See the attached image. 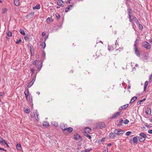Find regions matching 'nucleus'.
Returning a JSON list of instances; mask_svg holds the SVG:
<instances>
[{
	"label": "nucleus",
	"mask_w": 152,
	"mask_h": 152,
	"mask_svg": "<svg viewBox=\"0 0 152 152\" xmlns=\"http://www.w3.org/2000/svg\"><path fill=\"white\" fill-rule=\"evenodd\" d=\"M60 127L61 128L64 130H66V128L67 127L66 124H61V125Z\"/></svg>",
	"instance_id": "nucleus-10"
},
{
	"label": "nucleus",
	"mask_w": 152,
	"mask_h": 152,
	"mask_svg": "<svg viewBox=\"0 0 152 152\" xmlns=\"http://www.w3.org/2000/svg\"><path fill=\"white\" fill-rule=\"evenodd\" d=\"M36 78V76H35L33 78L32 80L31 81V82H34V83L35 80Z\"/></svg>",
	"instance_id": "nucleus-44"
},
{
	"label": "nucleus",
	"mask_w": 152,
	"mask_h": 152,
	"mask_svg": "<svg viewBox=\"0 0 152 152\" xmlns=\"http://www.w3.org/2000/svg\"><path fill=\"white\" fill-rule=\"evenodd\" d=\"M119 123H122V122H123V120L122 119H120V120H119Z\"/></svg>",
	"instance_id": "nucleus-52"
},
{
	"label": "nucleus",
	"mask_w": 152,
	"mask_h": 152,
	"mask_svg": "<svg viewBox=\"0 0 152 152\" xmlns=\"http://www.w3.org/2000/svg\"><path fill=\"white\" fill-rule=\"evenodd\" d=\"M123 48H119L118 49L115 50V51L114 53V54L115 55H116L118 52H120L121 51V50H122Z\"/></svg>",
	"instance_id": "nucleus-18"
},
{
	"label": "nucleus",
	"mask_w": 152,
	"mask_h": 152,
	"mask_svg": "<svg viewBox=\"0 0 152 152\" xmlns=\"http://www.w3.org/2000/svg\"><path fill=\"white\" fill-rule=\"evenodd\" d=\"M132 18L133 19V21H134L135 22H136V23L137 24H138L139 23L138 21V20H137V18L133 15H132Z\"/></svg>",
	"instance_id": "nucleus-20"
},
{
	"label": "nucleus",
	"mask_w": 152,
	"mask_h": 152,
	"mask_svg": "<svg viewBox=\"0 0 152 152\" xmlns=\"http://www.w3.org/2000/svg\"><path fill=\"white\" fill-rule=\"evenodd\" d=\"M71 1V0H69L67 1H66V4H69V3H70V1Z\"/></svg>",
	"instance_id": "nucleus-49"
},
{
	"label": "nucleus",
	"mask_w": 152,
	"mask_h": 152,
	"mask_svg": "<svg viewBox=\"0 0 152 152\" xmlns=\"http://www.w3.org/2000/svg\"><path fill=\"white\" fill-rule=\"evenodd\" d=\"M34 115L35 119L37 121H38L39 120L38 118L39 114L37 110H35L34 111Z\"/></svg>",
	"instance_id": "nucleus-5"
},
{
	"label": "nucleus",
	"mask_w": 152,
	"mask_h": 152,
	"mask_svg": "<svg viewBox=\"0 0 152 152\" xmlns=\"http://www.w3.org/2000/svg\"><path fill=\"white\" fill-rule=\"evenodd\" d=\"M147 137V136L144 133L142 132L140 133L139 136L138 137V138L139 141L141 142H142L144 141Z\"/></svg>",
	"instance_id": "nucleus-1"
},
{
	"label": "nucleus",
	"mask_w": 152,
	"mask_h": 152,
	"mask_svg": "<svg viewBox=\"0 0 152 152\" xmlns=\"http://www.w3.org/2000/svg\"><path fill=\"white\" fill-rule=\"evenodd\" d=\"M8 10V9L6 8H3L2 9V13L4 14Z\"/></svg>",
	"instance_id": "nucleus-29"
},
{
	"label": "nucleus",
	"mask_w": 152,
	"mask_h": 152,
	"mask_svg": "<svg viewBox=\"0 0 152 152\" xmlns=\"http://www.w3.org/2000/svg\"><path fill=\"white\" fill-rule=\"evenodd\" d=\"M137 98V97L136 96H134L131 99V100L130 101V103H132Z\"/></svg>",
	"instance_id": "nucleus-25"
},
{
	"label": "nucleus",
	"mask_w": 152,
	"mask_h": 152,
	"mask_svg": "<svg viewBox=\"0 0 152 152\" xmlns=\"http://www.w3.org/2000/svg\"><path fill=\"white\" fill-rule=\"evenodd\" d=\"M58 5L61 7L64 6V3L62 0H58L57 2Z\"/></svg>",
	"instance_id": "nucleus-7"
},
{
	"label": "nucleus",
	"mask_w": 152,
	"mask_h": 152,
	"mask_svg": "<svg viewBox=\"0 0 152 152\" xmlns=\"http://www.w3.org/2000/svg\"><path fill=\"white\" fill-rule=\"evenodd\" d=\"M24 39L26 40H27L28 39V37L27 36H25L24 37Z\"/></svg>",
	"instance_id": "nucleus-51"
},
{
	"label": "nucleus",
	"mask_w": 152,
	"mask_h": 152,
	"mask_svg": "<svg viewBox=\"0 0 152 152\" xmlns=\"http://www.w3.org/2000/svg\"><path fill=\"white\" fill-rule=\"evenodd\" d=\"M91 149L88 148L84 151H82L81 152H88L91 150Z\"/></svg>",
	"instance_id": "nucleus-36"
},
{
	"label": "nucleus",
	"mask_w": 152,
	"mask_h": 152,
	"mask_svg": "<svg viewBox=\"0 0 152 152\" xmlns=\"http://www.w3.org/2000/svg\"><path fill=\"white\" fill-rule=\"evenodd\" d=\"M143 45L145 48L147 49H151V45L147 42H143Z\"/></svg>",
	"instance_id": "nucleus-3"
},
{
	"label": "nucleus",
	"mask_w": 152,
	"mask_h": 152,
	"mask_svg": "<svg viewBox=\"0 0 152 152\" xmlns=\"http://www.w3.org/2000/svg\"><path fill=\"white\" fill-rule=\"evenodd\" d=\"M40 8V6L39 4H37L35 6L33 7V9H39Z\"/></svg>",
	"instance_id": "nucleus-17"
},
{
	"label": "nucleus",
	"mask_w": 152,
	"mask_h": 152,
	"mask_svg": "<svg viewBox=\"0 0 152 152\" xmlns=\"http://www.w3.org/2000/svg\"><path fill=\"white\" fill-rule=\"evenodd\" d=\"M7 36L9 37H11L12 35L11 32L9 31L7 33Z\"/></svg>",
	"instance_id": "nucleus-34"
},
{
	"label": "nucleus",
	"mask_w": 152,
	"mask_h": 152,
	"mask_svg": "<svg viewBox=\"0 0 152 152\" xmlns=\"http://www.w3.org/2000/svg\"><path fill=\"white\" fill-rule=\"evenodd\" d=\"M31 71L32 72V74H33L34 73V72L35 71V70L33 69H31Z\"/></svg>",
	"instance_id": "nucleus-53"
},
{
	"label": "nucleus",
	"mask_w": 152,
	"mask_h": 152,
	"mask_svg": "<svg viewBox=\"0 0 152 152\" xmlns=\"http://www.w3.org/2000/svg\"><path fill=\"white\" fill-rule=\"evenodd\" d=\"M25 111L26 113H28L29 112L30 110L28 109H27L25 110Z\"/></svg>",
	"instance_id": "nucleus-45"
},
{
	"label": "nucleus",
	"mask_w": 152,
	"mask_h": 152,
	"mask_svg": "<svg viewBox=\"0 0 152 152\" xmlns=\"http://www.w3.org/2000/svg\"><path fill=\"white\" fill-rule=\"evenodd\" d=\"M60 8V7H59V6H57V8L59 9V8Z\"/></svg>",
	"instance_id": "nucleus-63"
},
{
	"label": "nucleus",
	"mask_w": 152,
	"mask_h": 152,
	"mask_svg": "<svg viewBox=\"0 0 152 152\" xmlns=\"http://www.w3.org/2000/svg\"><path fill=\"white\" fill-rule=\"evenodd\" d=\"M131 132H130L128 131L126 132V136H129L131 134Z\"/></svg>",
	"instance_id": "nucleus-38"
},
{
	"label": "nucleus",
	"mask_w": 152,
	"mask_h": 152,
	"mask_svg": "<svg viewBox=\"0 0 152 152\" xmlns=\"http://www.w3.org/2000/svg\"><path fill=\"white\" fill-rule=\"evenodd\" d=\"M127 10H128V12L129 13V16H131L130 15V13H131V10L130 9H128Z\"/></svg>",
	"instance_id": "nucleus-39"
},
{
	"label": "nucleus",
	"mask_w": 152,
	"mask_h": 152,
	"mask_svg": "<svg viewBox=\"0 0 152 152\" xmlns=\"http://www.w3.org/2000/svg\"><path fill=\"white\" fill-rule=\"evenodd\" d=\"M47 21L48 23H49L52 21V19L50 18H48L47 20Z\"/></svg>",
	"instance_id": "nucleus-31"
},
{
	"label": "nucleus",
	"mask_w": 152,
	"mask_h": 152,
	"mask_svg": "<svg viewBox=\"0 0 152 152\" xmlns=\"http://www.w3.org/2000/svg\"><path fill=\"white\" fill-rule=\"evenodd\" d=\"M0 149L1 150H3V151H6V150H5L4 149V148H0Z\"/></svg>",
	"instance_id": "nucleus-54"
},
{
	"label": "nucleus",
	"mask_w": 152,
	"mask_h": 152,
	"mask_svg": "<svg viewBox=\"0 0 152 152\" xmlns=\"http://www.w3.org/2000/svg\"><path fill=\"white\" fill-rule=\"evenodd\" d=\"M85 135L87 137H88L89 139H91V137L88 134L86 133V134H85Z\"/></svg>",
	"instance_id": "nucleus-40"
},
{
	"label": "nucleus",
	"mask_w": 152,
	"mask_h": 152,
	"mask_svg": "<svg viewBox=\"0 0 152 152\" xmlns=\"http://www.w3.org/2000/svg\"><path fill=\"white\" fill-rule=\"evenodd\" d=\"M148 84V82L147 81H146L145 82V84H144V86H147Z\"/></svg>",
	"instance_id": "nucleus-47"
},
{
	"label": "nucleus",
	"mask_w": 152,
	"mask_h": 152,
	"mask_svg": "<svg viewBox=\"0 0 152 152\" xmlns=\"http://www.w3.org/2000/svg\"><path fill=\"white\" fill-rule=\"evenodd\" d=\"M104 152H108V149H107V151L105 150L104 151Z\"/></svg>",
	"instance_id": "nucleus-61"
},
{
	"label": "nucleus",
	"mask_w": 152,
	"mask_h": 152,
	"mask_svg": "<svg viewBox=\"0 0 152 152\" xmlns=\"http://www.w3.org/2000/svg\"><path fill=\"white\" fill-rule=\"evenodd\" d=\"M28 47L29 49V51L32 54V51L33 50V47L31 44H28Z\"/></svg>",
	"instance_id": "nucleus-11"
},
{
	"label": "nucleus",
	"mask_w": 152,
	"mask_h": 152,
	"mask_svg": "<svg viewBox=\"0 0 152 152\" xmlns=\"http://www.w3.org/2000/svg\"><path fill=\"white\" fill-rule=\"evenodd\" d=\"M128 106V104L124 105L122 106L121 107H119V110H122L126 108H127Z\"/></svg>",
	"instance_id": "nucleus-14"
},
{
	"label": "nucleus",
	"mask_w": 152,
	"mask_h": 152,
	"mask_svg": "<svg viewBox=\"0 0 152 152\" xmlns=\"http://www.w3.org/2000/svg\"><path fill=\"white\" fill-rule=\"evenodd\" d=\"M37 61H38V60H37L35 61H34V62H33V64L34 65L35 64L36 66V64H37Z\"/></svg>",
	"instance_id": "nucleus-46"
},
{
	"label": "nucleus",
	"mask_w": 152,
	"mask_h": 152,
	"mask_svg": "<svg viewBox=\"0 0 152 152\" xmlns=\"http://www.w3.org/2000/svg\"><path fill=\"white\" fill-rule=\"evenodd\" d=\"M134 46H135L134 49L135 53L137 56H140V53L139 50H138L137 48L136 45V44L135 43L134 44Z\"/></svg>",
	"instance_id": "nucleus-6"
},
{
	"label": "nucleus",
	"mask_w": 152,
	"mask_h": 152,
	"mask_svg": "<svg viewBox=\"0 0 152 152\" xmlns=\"http://www.w3.org/2000/svg\"><path fill=\"white\" fill-rule=\"evenodd\" d=\"M66 130L67 131V132H71L73 131V129L71 127H69L68 128H66Z\"/></svg>",
	"instance_id": "nucleus-27"
},
{
	"label": "nucleus",
	"mask_w": 152,
	"mask_h": 152,
	"mask_svg": "<svg viewBox=\"0 0 152 152\" xmlns=\"http://www.w3.org/2000/svg\"><path fill=\"white\" fill-rule=\"evenodd\" d=\"M55 126H58V124L57 123H56L54 125Z\"/></svg>",
	"instance_id": "nucleus-58"
},
{
	"label": "nucleus",
	"mask_w": 152,
	"mask_h": 152,
	"mask_svg": "<svg viewBox=\"0 0 152 152\" xmlns=\"http://www.w3.org/2000/svg\"><path fill=\"white\" fill-rule=\"evenodd\" d=\"M147 86H144V91H145L146 90Z\"/></svg>",
	"instance_id": "nucleus-55"
},
{
	"label": "nucleus",
	"mask_w": 152,
	"mask_h": 152,
	"mask_svg": "<svg viewBox=\"0 0 152 152\" xmlns=\"http://www.w3.org/2000/svg\"><path fill=\"white\" fill-rule=\"evenodd\" d=\"M73 137L74 139L77 141L81 140V137L77 133H75Z\"/></svg>",
	"instance_id": "nucleus-4"
},
{
	"label": "nucleus",
	"mask_w": 152,
	"mask_h": 152,
	"mask_svg": "<svg viewBox=\"0 0 152 152\" xmlns=\"http://www.w3.org/2000/svg\"><path fill=\"white\" fill-rule=\"evenodd\" d=\"M45 32H43L42 33V36H44V35H45Z\"/></svg>",
	"instance_id": "nucleus-56"
},
{
	"label": "nucleus",
	"mask_w": 152,
	"mask_h": 152,
	"mask_svg": "<svg viewBox=\"0 0 152 152\" xmlns=\"http://www.w3.org/2000/svg\"><path fill=\"white\" fill-rule=\"evenodd\" d=\"M44 126L47 127L49 126V123L47 122H44L42 124Z\"/></svg>",
	"instance_id": "nucleus-24"
},
{
	"label": "nucleus",
	"mask_w": 152,
	"mask_h": 152,
	"mask_svg": "<svg viewBox=\"0 0 152 152\" xmlns=\"http://www.w3.org/2000/svg\"><path fill=\"white\" fill-rule=\"evenodd\" d=\"M14 3L15 5L18 6L20 4V0H13Z\"/></svg>",
	"instance_id": "nucleus-16"
},
{
	"label": "nucleus",
	"mask_w": 152,
	"mask_h": 152,
	"mask_svg": "<svg viewBox=\"0 0 152 152\" xmlns=\"http://www.w3.org/2000/svg\"><path fill=\"white\" fill-rule=\"evenodd\" d=\"M129 122V121L127 119H126V120H125L124 121V123L125 124H127Z\"/></svg>",
	"instance_id": "nucleus-37"
},
{
	"label": "nucleus",
	"mask_w": 152,
	"mask_h": 152,
	"mask_svg": "<svg viewBox=\"0 0 152 152\" xmlns=\"http://www.w3.org/2000/svg\"><path fill=\"white\" fill-rule=\"evenodd\" d=\"M99 127L102 129L104 128L105 127V125L104 123L103 122H101L99 124Z\"/></svg>",
	"instance_id": "nucleus-9"
},
{
	"label": "nucleus",
	"mask_w": 152,
	"mask_h": 152,
	"mask_svg": "<svg viewBox=\"0 0 152 152\" xmlns=\"http://www.w3.org/2000/svg\"><path fill=\"white\" fill-rule=\"evenodd\" d=\"M36 67L38 68H41L42 67L41 62L40 61L38 60L37 62V64H36Z\"/></svg>",
	"instance_id": "nucleus-8"
},
{
	"label": "nucleus",
	"mask_w": 152,
	"mask_h": 152,
	"mask_svg": "<svg viewBox=\"0 0 152 152\" xmlns=\"http://www.w3.org/2000/svg\"><path fill=\"white\" fill-rule=\"evenodd\" d=\"M143 28L142 25L141 24H139V28L140 29H142Z\"/></svg>",
	"instance_id": "nucleus-42"
},
{
	"label": "nucleus",
	"mask_w": 152,
	"mask_h": 152,
	"mask_svg": "<svg viewBox=\"0 0 152 152\" xmlns=\"http://www.w3.org/2000/svg\"><path fill=\"white\" fill-rule=\"evenodd\" d=\"M111 144H108L107 145V146H110L111 145Z\"/></svg>",
	"instance_id": "nucleus-59"
},
{
	"label": "nucleus",
	"mask_w": 152,
	"mask_h": 152,
	"mask_svg": "<svg viewBox=\"0 0 152 152\" xmlns=\"http://www.w3.org/2000/svg\"><path fill=\"white\" fill-rule=\"evenodd\" d=\"M129 21L131 22H132L133 20V19L132 18V16H129Z\"/></svg>",
	"instance_id": "nucleus-35"
},
{
	"label": "nucleus",
	"mask_w": 152,
	"mask_h": 152,
	"mask_svg": "<svg viewBox=\"0 0 152 152\" xmlns=\"http://www.w3.org/2000/svg\"><path fill=\"white\" fill-rule=\"evenodd\" d=\"M34 82H30L28 85H27V87L28 88H30L33 84Z\"/></svg>",
	"instance_id": "nucleus-32"
},
{
	"label": "nucleus",
	"mask_w": 152,
	"mask_h": 152,
	"mask_svg": "<svg viewBox=\"0 0 152 152\" xmlns=\"http://www.w3.org/2000/svg\"><path fill=\"white\" fill-rule=\"evenodd\" d=\"M40 46L43 48H44L45 47V42H43L40 44Z\"/></svg>",
	"instance_id": "nucleus-30"
},
{
	"label": "nucleus",
	"mask_w": 152,
	"mask_h": 152,
	"mask_svg": "<svg viewBox=\"0 0 152 152\" xmlns=\"http://www.w3.org/2000/svg\"><path fill=\"white\" fill-rule=\"evenodd\" d=\"M148 132L149 134H152V129H150L148 131Z\"/></svg>",
	"instance_id": "nucleus-48"
},
{
	"label": "nucleus",
	"mask_w": 152,
	"mask_h": 152,
	"mask_svg": "<svg viewBox=\"0 0 152 152\" xmlns=\"http://www.w3.org/2000/svg\"><path fill=\"white\" fill-rule=\"evenodd\" d=\"M24 93L25 95L26 98L27 99L28 94V90L27 89L26 90H25L24 91Z\"/></svg>",
	"instance_id": "nucleus-19"
},
{
	"label": "nucleus",
	"mask_w": 152,
	"mask_h": 152,
	"mask_svg": "<svg viewBox=\"0 0 152 152\" xmlns=\"http://www.w3.org/2000/svg\"><path fill=\"white\" fill-rule=\"evenodd\" d=\"M16 148L17 150L18 151H20L21 150V145L20 144H17L16 145Z\"/></svg>",
	"instance_id": "nucleus-15"
},
{
	"label": "nucleus",
	"mask_w": 152,
	"mask_h": 152,
	"mask_svg": "<svg viewBox=\"0 0 152 152\" xmlns=\"http://www.w3.org/2000/svg\"><path fill=\"white\" fill-rule=\"evenodd\" d=\"M21 39H19L15 43L16 44H18L21 42Z\"/></svg>",
	"instance_id": "nucleus-43"
},
{
	"label": "nucleus",
	"mask_w": 152,
	"mask_h": 152,
	"mask_svg": "<svg viewBox=\"0 0 152 152\" xmlns=\"http://www.w3.org/2000/svg\"><path fill=\"white\" fill-rule=\"evenodd\" d=\"M4 143H6V141L0 136V143L3 144Z\"/></svg>",
	"instance_id": "nucleus-21"
},
{
	"label": "nucleus",
	"mask_w": 152,
	"mask_h": 152,
	"mask_svg": "<svg viewBox=\"0 0 152 152\" xmlns=\"http://www.w3.org/2000/svg\"><path fill=\"white\" fill-rule=\"evenodd\" d=\"M114 132L115 134L118 135H122L124 132L123 130L120 129H115L114 130Z\"/></svg>",
	"instance_id": "nucleus-2"
},
{
	"label": "nucleus",
	"mask_w": 152,
	"mask_h": 152,
	"mask_svg": "<svg viewBox=\"0 0 152 152\" xmlns=\"http://www.w3.org/2000/svg\"><path fill=\"white\" fill-rule=\"evenodd\" d=\"M109 137L111 138H114L115 137V133H111L109 135Z\"/></svg>",
	"instance_id": "nucleus-13"
},
{
	"label": "nucleus",
	"mask_w": 152,
	"mask_h": 152,
	"mask_svg": "<svg viewBox=\"0 0 152 152\" xmlns=\"http://www.w3.org/2000/svg\"><path fill=\"white\" fill-rule=\"evenodd\" d=\"M20 32L21 34H22L25 35L26 34L25 33V32L24 31L21 29H20Z\"/></svg>",
	"instance_id": "nucleus-33"
},
{
	"label": "nucleus",
	"mask_w": 152,
	"mask_h": 152,
	"mask_svg": "<svg viewBox=\"0 0 152 152\" xmlns=\"http://www.w3.org/2000/svg\"><path fill=\"white\" fill-rule=\"evenodd\" d=\"M37 93L39 95L40 94V93L39 91H37Z\"/></svg>",
	"instance_id": "nucleus-60"
},
{
	"label": "nucleus",
	"mask_w": 152,
	"mask_h": 152,
	"mask_svg": "<svg viewBox=\"0 0 152 152\" xmlns=\"http://www.w3.org/2000/svg\"><path fill=\"white\" fill-rule=\"evenodd\" d=\"M143 101V100H141L140 101V102L139 103V104H140V102H142Z\"/></svg>",
	"instance_id": "nucleus-62"
},
{
	"label": "nucleus",
	"mask_w": 152,
	"mask_h": 152,
	"mask_svg": "<svg viewBox=\"0 0 152 152\" xmlns=\"http://www.w3.org/2000/svg\"><path fill=\"white\" fill-rule=\"evenodd\" d=\"M149 80H151V81H152V74H151L150 77H149Z\"/></svg>",
	"instance_id": "nucleus-50"
},
{
	"label": "nucleus",
	"mask_w": 152,
	"mask_h": 152,
	"mask_svg": "<svg viewBox=\"0 0 152 152\" xmlns=\"http://www.w3.org/2000/svg\"><path fill=\"white\" fill-rule=\"evenodd\" d=\"M85 130L86 132H87L88 133H90L91 132V129L89 127H88L85 128Z\"/></svg>",
	"instance_id": "nucleus-26"
},
{
	"label": "nucleus",
	"mask_w": 152,
	"mask_h": 152,
	"mask_svg": "<svg viewBox=\"0 0 152 152\" xmlns=\"http://www.w3.org/2000/svg\"><path fill=\"white\" fill-rule=\"evenodd\" d=\"M56 16L57 18L58 19H59L60 17V15L58 13H57L56 14Z\"/></svg>",
	"instance_id": "nucleus-41"
},
{
	"label": "nucleus",
	"mask_w": 152,
	"mask_h": 152,
	"mask_svg": "<svg viewBox=\"0 0 152 152\" xmlns=\"http://www.w3.org/2000/svg\"><path fill=\"white\" fill-rule=\"evenodd\" d=\"M135 66H136V67H137L138 66V65L137 64H136L135 65Z\"/></svg>",
	"instance_id": "nucleus-64"
},
{
	"label": "nucleus",
	"mask_w": 152,
	"mask_h": 152,
	"mask_svg": "<svg viewBox=\"0 0 152 152\" xmlns=\"http://www.w3.org/2000/svg\"><path fill=\"white\" fill-rule=\"evenodd\" d=\"M120 112H117L114 114L111 117V118H115V117H117L118 116H119L120 115Z\"/></svg>",
	"instance_id": "nucleus-12"
},
{
	"label": "nucleus",
	"mask_w": 152,
	"mask_h": 152,
	"mask_svg": "<svg viewBox=\"0 0 152 152\" xmlns=\"http://www.w3.org/2000/svg\"><path fill=\"white\" fill-rule=\"evenodd\" d=\"M4 144H5L8 147H9V145L7 144L6 142V143H4Z\"/></svg>",
	"instance_id": "nucleus-57"
},
{
	"label": "nucleus",
	"mask_w": 152,
	"mask_h": 152,
	"mask_svg": "<svg viewBox=\"0 0 152 152\" xmlns=\"http://www.w3.org/2000/svg\"><path fill=\"white\" fill-rule=\"evenodd\" d=\"M72 7V5H69L66 8L65 10V12H67L70 8Z\"/></svg>",
	"instance_id": "nucleus-28"
},
{
	"label": "nucleus",
	"mask_w": 152,
	"mask_h": 152,
	"mask_svg": "<svg viewBox=\"0 0 152 152\" xmlns=\"http://www.w3.org/2000/svg\"><path fill=\"white\" fill-rule=\"evenodd\" d=\"M146 113L147 114L150 115L151 113V108H148L146 110Z\"/></svg>",
	"instance_id": "nucleus-23"
},
{
	"label": "nucleus",
	"mask_w": 152,
	"mask_h": 152,
	"mask_svg": "<svg viewBox=\"0 0 152 152\" xmlns=\"http://www.w3.org/2000/svg\"><path fill=\"white\" fill-rule=\"evenodd\" d=\"M133 143H137L138 141V140L137 137H133Z\"/></svg>",
	"instance_id": "nucleus-22"
}]
</instances>
